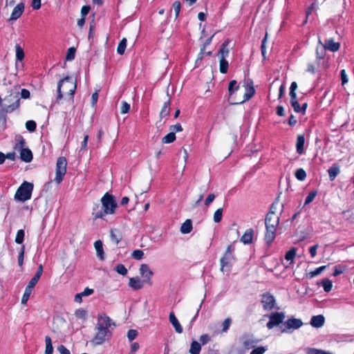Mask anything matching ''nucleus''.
<instances>
[{"instance_id":"nucleus-1","label":"nucleus","mask_w":354,"mask_h":354,"mask_svg":"<svg viewBox=\"0 0 354 354\" xmlns=\"http://www.w3.org/2000/svg\"><path fill=\"white\" fill-rule=\"evenodd\" d=\"M115 326V323L106 314H102L98 316L97 322L95 326L96 334L91 341L93 345H100L105 341L110 339L112 335L109 328Z\"/></svg>"},{"instance_id":"nucleus-2","label":"nucleus","mask_w":354,"mask_h":354,"mask_svg":"<svg viewBox=\"0 0 354 354\" xmlns=\"http://www.w3.org/2000/svg\"><path fill=\"white\" fill-rule=\"evenodd\" d=\"M101 205L95 204L93 208L94 218L103 219L107 214H113L115 212L118 204L114 196L106 192L101 198Z\"/></svg>"},{"instance_id":"nucleus-3","label":"nucleus","mask_w":354,"mask_h":354,"mask_svg":"<svg viewBox=\"0 0 354 354\" xmlns=\"http://www.w3.org/2000/svg\"><path fill=\"white\" fill-rule=\"evenodd\" d=\"M279 215H274L268 212L265 218L266 233L264 240L268 245H270L276 236L277 228L279 223Z\"/></svg>"},{"instance_id":"nucleus-4","label":"nucleus","mask_w":354,"mask_h":354,"mask_svg":"<svg viewBox=\"0 0 354 354\" xmlns=\"http://www.w3.org/2000/svg\"><path fill=\"white\" fill-rule=\"evenodd\" d=\"M63 85L66 86V88L68 90V94L72 97L75 92L77 86L76 83L73 81V80L69 77L66 76L62 80H61L57 84V101L60 100L63 97V94L62 92V86Z\"/></svg>"},{"instance_id":"nucleus-5","label":"nucleus","mask_w":354,"mask_h":354,"mask_svg":"<svg viewBox=\"0 0 354 354\" xmlns=\"http://www.w3.org/2000/svg\"><path fill=\"white\" fill-rule=\"evenodd\" d=\"M33 184L27 181H24L15 193V200L24 202L30 199Z\"/></svg>"},{"instance_id":"nucleus-6","label":"nucleus","mask_w":354,"mask_h":354,"mask_svg":"<svg viewBox=\"0 0 354 354\" xmlns=\"http://www.w3.org/2000/svg\"><path fill=\"white\" fill-rule=\"evenodd\" d=\"M301 319L290 318L283 323L280 326V330L282 333H291L294 330L299 329L303 326Z\"/></svg>"},{"instance_id":"nucleus-7","label":"nucleus","mask_w":354,"mask_h":354,"mask_svg":"<svg viewBox=\"0 0 354 354\" xmlns=\"http://www.w3.org/2000/svg\"><path fill=\"white\" fill-rule=\"evenodd\" d=\"M67 160L65 157L58 158L56 163V176L55 181L57 184H60L63 180L64 176L66 172Z\"/></svg>"},{"instance_id":"nucleus-8","label":"nucleus","mask_w":354,"mask_h":354,"mask_svg":"<svg viewBox=\"0 0 354 354\" xmlns=\"http://www.w3.org/2000/svg\"><path fill=\"white\" fill-rule=\"evenodd\" d=\"M19 93H11L4 98L3 109L7 111L12 112L19 106L20 98L18 96Z\"/></svg>"},{"instance_id":"nucleus-9","label":"nucleus","mask_w":354,"mask_h":354,"mask_svg":"<svg viewBox=\"0 0 354 354\" xmlns=\"http://www.w3.org/2000/svg\"><path fill=\"white\" fill-rule=\"evenodd\" d=\"M268 317L269 321L267 322L266 326L268 329H272L275 326H279L281 324L282 325L286 315L283 312H275L272 313Z\"/></svg>"},{"instance_id":"nucleus-10","label":"nucleus","mask_w":354,"mask_h":354,"mask_svg":"<svg viewBox=\"0 0 354 354\" xmlns=\"http://www.w3.org/2000/svg\"><path fill=\"white\" fill-rule=\"evenodd\" d=\"M261 297V303L264 310L270 311L275 308L276 299L272 294L267 292L262 294Z\"/></svg>"},{"instance_id":"nucleus-11","label":"nucleus","mask_w":354,"mask_h":354,"mask_svg":"<svg viewBox=\"0 0 354 354\" xmlns=\"http://www.w3.org/2000/svg\"><path fill=\"white\" fill-rule=\"evenodd\" d=\"M245 93L243 96V100L239 102H233L232 104H241L246 101L250 100L255 94V89L253 86V81L251 79H248L245 82Z\"/></svg>"},{"instance_id":"nucleus-12","label":"nucleus","mask_w":354,"mask_h":354,"mask_svg":"<svg viewBox=\"0 0 354 354\" xmlns=\"http://www.w3.org/2000/svg\"><path fill=\"white\" fill-rule=\"evenodd\" d=\"M234 261L235 257L234 254H223L220 259L221 271L223 272L230 271Z\"/></svg>"},{"instance_id":"nucleus-13","label":"nucleus","mask_w":354,"mask_h":354,"mask_svg":"<svg viewBox=\"0 0 354 354\" xmlns=\"http://www.w3.org/2000/svg\"><path fill=\"white\" fill-rule=\"evenodd\" d=\"M242 344L245 350L253 348L259 343V340L255 339L253 335L244 334L241 337Z\"/></svg>"},{"instance_id":"nucleus-14","label":"nucleus","mask_w":354,"mask_h":354,"mask_svg":"<svg viewBox=\"0 0 354 354\" xmlns=\"http://www.w3.org/2000/svg\"><path fill=\"white\" fill-rule=\"evenodd\" d=\"M140 274L143 278L144 282L149 285L152 284L151 281V277L153 275V272L150 270L147 264H142L140 267Z\"/></svg>"},{"instance_id":"nucleus-15","label":"nucleus","mask_w":354,"mask_h":354,"mask_svg":"<svg viewBox=\"0 0 354 354\" xmlns=\"http://www.w3.org/2000/svg\"><path fill=\"white\" fill-rule=\"evenodd\" d=\"M25 6L24 3H18L13 9L8 21H13L18 19L24 11Z\"/></svg>"},{"instance_id":"nucleus-16","label":"nucleus","mask_w":354,"mask_h":354,"mask_svg":"<svg viewBox=\"0 0 354 354\" xmlns=\"http://www.w3.org/2000/svg\"><path fill=\"white\" fill-rule=\"evenodd\" d=\"M240 86L237 83L236 80H231L228 84V92H229V97L228 102L230 104H232L233 102H235L232 100V95L239 89Z\"/></svg>"},{"instance_id":"nucleus-17","label":"nucleus","mask_w":354,"mask_h":354,"mask_svg":"<svg viewBox=\"0 0 354 354\" xmlns=\"http://www.w3.org/2000/svg\"><path fill=\"white\" fill-rule=\"evenodd\" d=\"M325 318L322 315H314L311 317L310 324L314 328H320L324 326Z\"/></svg>"},{"instance_id":"nucleus-18","label":"nucleus","mask_w":354,"mask_h":354,"mask_svg":"<svg viewBox=\"0 0 354 354\" xmlns=\"http://www.w3.org/2000/svg\"><path fill=\"white\" fill-rule=\"evenodd\" d=\"M145 282L140 280L138 277H132L129 279V286L135 290L141 289Z\"/></svg>"},{"instance_id":"nucleus-19","label":"nucleus","mask_w":354,"mask_h":354,"mask_svg":"<svg viewBox=\"0 0 354 354\" xmlns=\"http://www.w3.org/2000/svg\"><path fill=\"white\" fill-rule=\"evenodd\" d=\"M326 50H329L332 52H336L339 48V43L335 42L333 39H329L325 41V44H323Z\"/></svg>"},{"instance_id":"nucleus-20","label":"nucleus","mask_w":354,"mask_h":354,"mask_svg":"<svg viewBox=\"0 0 354 354\" xmlns=\"http://www.w3.org/2000/svg\"><path fill=\"white\" fill-rule=\"evenodd\" d=\"M32 153L28 148L20 150V158L25 162H30L32 160Z\"/></svg>"},{"instance_id":"nucleus-21","label":"nucleus","mask_w":354,"mask_h":354,"mask_svg":"<svg viewBox=\"0 0 354 354\" xmlns=\"http://www.w3.org/2000/svg\"><path fill=\"white\" fill-rule=\"evenodd\" d=\"M304 143L305 137L304 135H298L296 142V151L299 154H302L304 152Z\"/></svg>"},{"instance_id":"nucleus-22","label":"nucleus","mask_w":354,"mask_h":354,"mask_svg":"<svg viewBox=\"0 0 354 354\" xmlns=\"http://www.w3.org/2000/svg\"><path fill=\"white\" fill-rule=\"evenodd\" d=\"M254 230L252 228L247 230L241 238L244 244H250L253 239Z\"/></svg>"},{"instance_id":"nucleus-23","label":"nucleus","mask_w":354,"mask_h":354,"mask_svg":"<svg viewBox=\"0 0 354 354\" xmlns=\"http://www.w3.org/2000/svg\"><path fill=\"white\" fill-rule=\"evenodd\" d=\"M94 246L96 250L97 257L100 260H104L105 258L104 252L103 250V244L101 240H97L94 243Z\"/></svg>"},{"instance_id":"nucleus-24","label":"nucleus","mask_w":354,"mask_h":354,"mask_svg":"<svg viewBox=\"0 0 354 354\" xmlns=\"http://www.w3.org/2000/svg\"><path fill=\"white\" fill-rule=\"evenodd\" d=\"M169 322H171L172 326L175 328L176 333H181L183 332V328H182L180 324L179 323L178 320L177 319V318L176 317L175 315L174 314V313H171L169 314Z\"/></svg>"},{"instance_id":"nucleus-25","label":"nucleus","mask_w":354,"mask_h":354,"mask_svg":"<svg viewBox=\"0 0 354 354\" xmlns=\"http://www.w3.org/2000/svg\"><path fill=\"white\" fill-rule=\"evenodd\" d=\"M111 239L117 245L122 239L121 232L118 229H112L110 232Z\"/></svg>"},{"instance_id":"nucleus-26","label":"nucleus","mask_w":354,"mask_h":354,"mask_svg":"<svg viewBox=\"0 0 354 354\" xmlns=\"http://www.w3.org/2000/svg\"><path fill=\"white\" fill-rule=\"evenodd\" d=\"M339 167L337 165H333L328 169L329 179L332 181L335 180L337 176L339 174Z\"/></svg>"},{"instance_id":"nucleus-27","label":"nucleus","mask_w":354,"mask_h":354,"mask_svg":"<svg viewBox=\"0 0 354 354\" xmlns=\"http://www.w3.org/2000/svg\"><path fill=\"white\" fill-rule=\"evenodd\" d=\"M192 230V222L190 219H187L180 227V232L183 234H188Z\"/></svg>"},{"instance_id":"nucleus-28","label":"nucleus","mask_w":354,"mask_h":354,"mask_svg":"<svg viewBox=\"0 0 354 354\" xmlns=\"http://www.w3.org/2000/svg\"><path fill=\"white\" fill-rule=\"evenodd\" d=\"M319 44H320V46H317L316 48V57L317 60L323 59L326 54V48L324 47L320 39H319Z\"/></svg>"},{"instance_id":"nucleus-29","label":"nucleus","mask_w":354,"mask_h":354,"mask_svg":"<svg viewBox=\"0 0 354 354\" xmlns=\"http://www.w3.org/2000/svg\"><path fill=\"white\" fill-rule=\"evenodd\" d=\"M171 100L169 99L163 104V106L160 113V118H163L169 114Z\"/></svg>"},{"instance_id":"nucleus-30","label":"nucleus","mask_w":354,"mask_h":354,"mask_svg":"<svg viewBox=\"0 0 354 354\" xmlns=\"http://www.w3.org/2000/svg\"><path fill=\"white\" fill-rule=\"evenodd\" d=\"M201 350V345L196 341L194 340L191 343L189 353L190 354H200Z\"/></svg>"},{"instance_id":"nucleus-31","label":"nucleus","mask_w":354,"mask_h":354,"mask_svg":"<svg viewBox=\"0 0 354 354\" xmlns=\"http://www.w3.org/2000/svg\"><path fill=\"white\" fill-rule=\"evenodd\" d=\"M229 44V41L228 40H226L225 41L221 46V48L218 51V53L221 56V58H224L225 59V57L228 55V53H229V50L227 49V46Z\"/></svg>"},{"instance_id":"nucleus-32","label":"nucleus","mask_w":354,"mask_h":354,"mask_svg":"<svg viewBox=\"0 0 354 354\" xmlns=\"http://www.w3.org/2000/svg\"><path fill=\"white\" fill-rule=\"evenodd\" d=\"M45 344H46L45 354H53V344H52V339L49 336H46Z\"/></svg>"},{"instance_id":"nucleus-33","label":"nucleus","mask_w":354,"mask_h":354,"mask_svg":"<svg viewBox=\"0 0 354 354\" xmlns=\"http://www.w3.org/2000/svg\"><path fill=\"white\" fill-rule=\"evenodd\" d=\"M176 140V134L174 132H170L162 138V142L169 144L173 142Z\"/></svg>"},{"instance_id":"nucleus-34","label":"nucleus","mask_w":354,"mask_h":354,"mask_svg":"<svg viewBox=\"0 0 354 354\" xmlns=\"http://www.w3.org/2000/svg\"><path fill=\"white\" fill-rule=\"evenodd\" d=\"M127 40L126 38H123L119 43L117 52L119 55H123L127 47Z\"/></svg>"},{"instance_id":"nucleus-35","label":"nucleus","mask_w":354,"mask_h":354,"mask_svg":"<svg viewBox=\"0 0 354 354\" xmlns=\"http://www.w3.org/2000/svg\"><path fill=\"white\" fill-rule=\"evenodd\" d=\"M296 248H292L290 250H288L286 255H285V259L287 260V261H290V263H292L293 262V260L295 257V255H296Z\"/></svg>"},{"instance_id":"nucleus-36","label":"nucleus","mask_w":354,"mask_h":354,"mask_svg":"<svg viewBox=\"0 0 354 354\" xmlns=\"http://www.w3.org/2000/svg\"><path fill=\"white\" fill-rule=\"evenodd\" d=\"M228 62L224 59L221 58L220 59V72L223 74H225L227 72L228 70Z\"/></svg>"},{"instance_id":"nucleus-37","label":"nucleus","mask_w":354,"mask_h":354,"mask_svg":"<svg viewBox=\"0 0 354 354\" xmlns=\"http://www.w3.org/2000/svg\"><path fill=\"white\" fill-rule=\"evenodd\" d=\"M326 266L319 267V268H316L315 270L310 272L308 274V277L310 279H312V278L322 273V272H323L326 269Z\"/></svg>"},{"instance_id":"nucleus-38","label":"nucleus","mask_w":354,"mask_h":354,"mask_svg":"<svg viewBox=\"0 0 354 354\" xmlns=\"http://www.w3.org/2000/svg\"><path fill=\"white\" fill-rule=\"evenodd\" d=\"M323 288L325 292H328L331 290L333 283L328 279H324L322 281Z\"/></svg>"},{"instance_id":"nucleus-39","label":"nucleus","mask_w":354,"mask_h":354,"mask_svg":"<svg viewBox=\"0 0 354 354\" xmlns=\"http://www.w3.org/2000/svg\"><path fill=\"white\" fill-rule=\"evenodd\" d=\"M25 236V232L24 230H19L17 232V235L15 237V242L17 244H21L24 242Z\"/></svg>"},{"instance_id":"nucleus-40","label":"nucleus","mask_w":354,"mask_h":354,"mask_svg":"<svg viewBox=\"0 0 354 354\" xmlns=\"http://www.w3.org/2000/svg\"><path fill=\"white\" fill-rule=\"evenodd\" d=\"M295 176L299 180H304L306 178V173L302 168H299L296 170Z\"/></svg>"},{"instance_id":"nucleus-41","label":"nucleus","mask_w":354,"mask_h":354,"mask_svg":"<svg viewBox=\"0 0 354 354\" xmlns=\"http://www.w3.org/2000/svg\"><path fill=\"white\" fill-rule=\"evenodd\" d=\"M17 142L15 144L14 148L16 150H21V149H25L24 146L26 145V141L24 138L21 136L18 137Z\"/></svg>"},{"instance_id":"nucleus-42","label":"nucleus","mask_w":354,"mask_h":354,"mask_svg":"<svg viewBox=\"0 0 354 354\" xmlns=\"http://www.w3.org/2000/svg\"><path fill=\"white\" fill-rule=\"evenodd\" d=\"M75 48L74 47H71L68 49L67 50V53H66V61H71L73 59H74L75 58Z\"/></svg>"},{"instance_id":"nucleus-43","label":"nucleus","mask_w":354,"mask_h":354,"mask_svg":"<svg viewBox=\"0 0 354 354\" xmlns=\"http://www.w3.org/2000/svg\"><path fill=\"white\" fill-rule=\"evenodd\" d=\"M308 354H332L330 352L325 351L321 349H317L315 348H308L307 349Z\"/></svg>"},{"instance_id":"nucleus-44","label":"nucleus","mask_w":354,"mask_h":354,"mask_svg":"<svg viewBox=\"0 0 354 354\" xmlns=\"http://www.w3.org/2000/svg\"><path fill=\"white\" fill-rule=\"evenodd\" d=\"M32 289L30 288L26 287L24 293L23 295L22 299H21V304H25L27 303L28 300L29 299L30 295L32 292Z\"/></svg>"},{"instance_id":"nucleus-45","label":"nucleus","mask_w":354,"mask_h":354,"mask_svg":"<svg viewBox=\"0 0 354 354\" xmlns=\"http://www.w3.org/2000/svg\"><path fill=\"white\" fill-rule=\"evenodd\" d=\"M16 48V57L17 60L21 61L24 58V50L21 48L19 44L15 46Z\"/></svg>"},{"instance_id":"nucleus-46","label":"nucleus","mask_w":354,"mask_h":354,"mask_svg":"<svg viewBox=\"0 0 354 354\" xmlns=\"http://www.w3.org/2000/svg\"><path fill=\"white\" fill-rule=\"evenodd\" d=\"M223 208H218L214 214V221L219 223L223 217Z\"/></svg>"},{"instance_id":"nucleus-47","label":"nucleus","mask_w":354,"mask_h":354,"mask_svg":"<svg viewBox=\"0 0 354 354\" xmlns=\"http://www.w3.org/2000/svg\"><path fill=\"white\" fill-rule=\"evenodd\" d=\"M115 270L120 274H122L123 276L126 275L127 274V269L124 267L123 264H118L115 268Z\"/></svg>"},{"instance_id":"nucleus-48","label":"nucleus","mask_w":354,"mask_h":354,"mask_svg":"<svg viewBox=\"0 0 354 354\" xmlns=\"http://www.w3.org/2000/svg\"><path fill=\"white\" fill-rule=\"evenodd\" d=\"M232 324L231 318H226L222 323V333H226Z\"/></svg>"},{"instance_id":"nucleus-49","label":"nucleus","mask_w":354,"mask_h":354,"mask_svg":"<svg viewBox=\"0 0 354 354\" xmlns=\"http://www.w3.org/2000/svg\"><path fill=\"white\" fill-rule=\"evenodd\" d=\"M36 122L34 120H28L26 123V128L28 131L33 132L36 129Z\"/></svg>"},{"instance_id":"nucleus-50","label":"nucleus","mask_w":354,"mask_h":354,"mask_svg":"<svg viewBox=\"0 0 354 354\" xmlns=\"http://www.w3.org/2000/svg\"><path fill=\"white\" fill-rule=\"evenodd\" d=\"M205 54V48L202 47L201 48V51L198 55V57L196 60V66L198 67L201 66V63L203 59V56Z\"/></svg>"},{"instance_id":"nucleus-51","label":"nucleus","mask_w":354,"mask_h":354,"mask_svg":"<svg viewBox=\"0 0 354 354\" xmlns=\"http://www.w3.org/2000/svg\"><path fill=\"white\" fill-rule=\"evenodd\" d=\"M138 333L135 329H130L127 332V337L130 342H132L133 339H135L136 338V337L138 336Z\"/></svg>"},{"instance_id":"nucleus-52","label":"nucleus","mask_w":354,"mask_h":354,"mask_svg":"<svg viewBox=\"0 0 354 354\" xmlns=\"http://www.w3.org/2000/svg\"><path fill=\"white\" fill-rule=\"evenodd\" d=\"M144 255V252L140 250H136L132 252L131 257L137 260H140Z\"/></svg>"},{"instance_id":"nucleus-53","label":"nucleus","mask_w":354,"mask_h":354,"mask_svg":"<svg viewBox=\"0 0 354 354\" xmlns=\"http://www.w3.org/2000/svg\"><path fill=\"white\" fill-rule=\"evenodd\" d=\"M75 315L77 317L85 319L86 318L87 312L84 309H77Z\"/></svg>"},{"instance_id":"nucleus-54","label":"nucleus","mask_w":354,"mask_h":354,"mask_svg":"<svg viewBox=\"0 0 354 354\" xmlns=\"http://www.w3.org/2000/svg\"><path fill=\"white\" fill-rule=\"evenodd\" d=\"M130 108H131L130 104L129 103H127V102L123 101L122 102V106H121V109H120L121 113H122V114L127 113L129 111Z\"/></svg>"},{"instance_id":"nucleus-55","label":"nucleus","mask_w":354,"mask_h":354,"mask_svg":"<svg viewBox=\"0 0 354 354\" xmlns=\"http://www.w3.org/2000/svg\"><path fill=\"white\" fill-rule=\"evenodd\" d=\"M267 351V348L265 346H259L257 348H253V350L251 351L250 354H263Z\"/></svg>"},{"instance_id":"nucleus-56","label":"nucleus","mask_w":354,"mask_h":354,"mask_svg":"<svg viewBox=\"0 0 354 354\" xmlns=\"http://www.w3.org/2000/svg\"><path fill=\"white\" fill-rule=\"evenodd\" d=\"M316 195H317V192L316 191H313V192H310L308 194V196H306V198L305 205H308L310 203H311L314 200V198H315Z\"/></svg>"},{"instance_id":"nucleus-57","label":"nucleus","mask_w":354,"mask_h":354,"mask_svg":"<svg viewBox=\"0 0 354 354\" xmlns=\"http://www.w3.org/2000/svg\"><path fill=\"white\" fill-rule=\"evenodd\" d=\"M180 7H181V4H180V2L178 1H176L173 3V8L175 12L176 18H178V17L179 15V13L180 11Z\"/></svg>"},{"instance_id":"nucleus-58","label":"nucleus","mask_w":354,"mask_h":354,"mask_svg":"<svg viewBox=\"0 0 354 354\" xmlns=\"http://www.w3.org/2000/svg\"><path fill=\"white\" fill-rule=\"evenodd\" d=\"M24 250H25V246L23 245L21 248V251L18 256V264L19 266H22V265L24 263Z\"/></svg>"},{"instance_id":"nucleus-59","label":"nucleus","mask_w":354,"mask_h":354,"mask_svg":"<svg viewBox=\"0 0 354 354\" xmlns=\"http://www.w3.org/2000/svg\"><path fill=\"white\" fill-rule=\"evenodd\" d=\"M40 278L37 277L35 275L28 282V284L26 287L30 288V289H33V288L35 286V285L37 283L38 281Z\"/></svg>"},{"instance_id":"nucleus-60","label":"nucleus","mask_w":354,"mask_h":354,"mask_svg":"<svg viewBox=\"0 0 354 354\" xmlns=\"http://www.w3.org/2000/svg\"><path fill=\"white\" fill-rule=\"evenodd\" d=\"M9 111H7L6 109H2L0 110V124H5L6 122V113Z\"/></svg>"},{"instance_id":"nucleus-61","label":"nucleus","mask_w":354,"mask_h":354,"mask_svg":"<svg viewBox=\"0 0 354 354\" xmlns=\"http://www.w3.org/2000/svg\"><path fill=\"white\" fill-rule=\"evenodd\" d=\"M267 37H268V35L267 33L266 34L264 38L263 39L262 41H261V54L263 55V57L264 58H266V40H267Z\"/></svg>"},{"instance_id":"nucleus-62","label":"nucleus","mask_w":354,"mask_h":354,"mask_svg":"<svg viewBox=\"0 0 354 354\" xmlns=\"http://www.w3.org/2000/svg\"><path fill=\"white\" fill-rule=\"evenodd\" d=\"M169 129L171 131V132H180L183 131V127L180 124L178 123L176 124L171 125Z\"/></svg>"},{"instance_id":"nucleus-63","label":"nucleus","mask_w":354,"mask_h":354,"mask_svg":"<svg viewBox=\"0 0 354 354\" xmlns=\"http://www.w3.org/2000/svg\"><path fill=\"white\" fill-rule=\"evenodd\" d=\"M57 351L60 354H71L70 351L62 344L57 347Z\"/></svg>"},{"instance_id":"nucleus-64","label":"nucleus","mask_w":354,"mask_h":354,"mask_svg":"<svg viewBox=\"0 0 354 354\" xmlns=\"http://www.w3.org/2000/svg\"><path fill=\"white\" fill-rule=\"evenodd\" d=\"M215 197L216 196L214 194H209L205 201V205L206 206H209L213 202V201L215 199Z\"/></svg>"}]
</instances>
